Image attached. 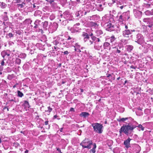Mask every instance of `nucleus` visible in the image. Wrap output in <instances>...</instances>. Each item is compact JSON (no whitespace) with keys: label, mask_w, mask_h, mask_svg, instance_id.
<instances>
[{"label":"nucleus","mask_w":153,"mask_h":153,"mask_svg":"<svg viewBox=\"0 0 153 153\" xmlns=\"http://www.w3.org/2000/svg\"><path fill=\"white\" fill-rule=\"evenodd\" d=\"M132 31L131 30H125L122 32L123 35L124 37H128L129 35L131 34Z\"/></svg>","instance_id":"7"},{"label":"nucleus","mask_w":153,"mask_h":153,"mask_svg":"<svg viewBox=\"0 0 153 153\" xmlns=\"http://www.w3.org/2000/svg\"><path fill=\"white\" fill-rule=\"evenodd\" d=\"M96 39H97V40H96L94 42L95 44L94 45V48L95 49L99 50V47H98L97 46V45L96 44L97 43H96L97 42H100V39L99 38H96Z\"/></svg>","instance_id":"13"},{"label":"nucleus","mask_w":153,"mask_h":153,"mask_svg":"<svg viewBox=\"0 0 153 153\" xmlns=\"http://www.w3.org/2000/svg\"><path fill=\"white\" fill-rule=\"evenodd\" d=\"M144 41V37L141 34L139 33L137 35L135 42L141 45Z\"/></svg>","instance_id":"5"},{"label":"nucleus","mask_w":153,"mask_h":153,"mask_svg":"<svg viewBox=\"0 0 153 153\" xmlns=\"http://www.w3.org/2000/svg\"><path fill=\"white\" fill-rule=\"evenodd\" d=\"M145 14L147 15H152V13L151 11L149 10H147L145 12Z\"/></svg>","instance_id":"27"},{"label":"nucleus","mask_w":153,"mask_h":153,"mask_svg":"<svg viewBox=\"0 0 153 153\" xmlns=\"http://www.w3.org/2000/svg\"><path fill=\"white\" fill-rule=\"evenodd\" d=\"M82 36L83 37V40L84 42H86L87 40L89 39V35L86 33L83 32L82 33Z\"/></svg>","instance_id":"10"},{"label":"nucleus","mask_w":153,"mask_h":153,"mask_svg":"<svg viewBox=\"0 0 153 153\" xmlns=\"http://www.w3.org/2000/svg\"><path fill=\"white\" fill-rule=\"evenodd\" d=\"M54 25L55 26V27L56 28L55 29L56 30V28L58 27V25L57 23H55L54 24Z\"/></svg>","instance_id":"36"},{"label":"nucleus","mask_w":153,"mask_h":153,"mask_svg":"<svg viewBox=\"0 0 153 153\" xmlns=\"http://www.w3.org/2000/svg\"><path fill=\"white\" fill-rule=\"evenodd\" d=\"M137 127L135 126L132 125L130 123H129L127 125L123 126L120 129L119 132L120 133L123 132L126 135H128L130 134L129 131L132 132L133 129Z\"/></svg>","instance_id":"1"},{"label":"nucleus","mask_w":153,"mask_h":153,"mask_svg":"<svg viewBox=\"0 0 153 153\" xmlns=\"http://www.w3.org/2000/svg\"><path fill=\"white\" fill-rule=\"evenodd\" d=\"M123 6H120V8L121 9H123Z\"/></svg>","instance_id":"51"},{"label":"nucleus","mask_w":153,"mask_h":153,"mask_svg":"<svg viewBox=\"0 0 153 153\" xmlns=\"http://www.w3.org/2000/svg\"><path fill=\"white\" fill-rule=\"evenodd\" d=\"M9 38H11L13 37V35L11 33H9L7 35Z\"/></svg>","instance_id":"34"},{"label":"nucleus","mask_w":153,"mask_h":153,"mask_svg":"<svg viewBox=\"0 0 153 153\" xmlns=\"http://www.w3.org/2000/svg\"><path fill=\"white\" fill-rule=\"evenodd\" d=\"M89 114L86 112H82L80 115L81 117H88L89 116Z\"/></svg>","instance_id":"14"},{"label":"nucleus","mask_w":153,"mask_h":153,"mask_svg":"<svg viewBox=\"0 0 153 153\" xmlns=\"http://www.w3.org/2000/svg\"><path fill=\"white\" fill-rule=\"evenodd\" d=\"M92 144V141L87 138H85L80 143V145L84 149L87 148L88 149H90L91 147V146Z\"/></svg>","instance_id":"3"},{"label":"nucleus","mask_w":153,"mask_h":153,"mask_svg":"<svg viewBox=\"0 0 153 153\" xmlns=\"http://www.w3.org/2000/svg\"><path fill=\"white\" fill-rule=\"evenodd\" d=\"M35 7H36V6H35V4H33V8H35Z\"/></svg>","instance_id":"58"},{"label":"nucleus","mask_w":153,"mask_h":153,"mask_svg":"<svg viewBox=\"0 0 153 153\" xmlns=\"http://www.w3.org/2000/svg\"><path fill=\"white\" fill-rule=\"evenodd\" d=\"M42 24V28L43 30H46L47 29V27L48 25V22L45 21L44 22H43Z\"/></svg>","instance_id":"12"},{"label":"nucleus","mask_w":153,"mask_h":153,"mask_svg":"<svg viewBox=\"0 0 153 153\" xmlns=\"http://www.w3.org/2000/svg\"><path fill=\"white\" fill-rule=\"evenodd\" d=\"M128 81L127 80H126L125 81V84Z\"/></svg>","instance_id":"60"},{"label":"nucleus","mask_w":153,"mask_h":153,"mask_svg":"<svg viewBox=\"0 0 153 153\" xmlns=\"http://www.w3.org/2000/svg\"><path fill=\"white\" fill-rule=\"evenodd\" d=\"M48 110H47V111H46L48 112L49 113H50L52 110V108H51L50 106L48 107Z\"/></svg>","instance_id":"31"},{"label":"nucleus","mask_w":153,"mask_h":153,"mask_svg":"<svg viewBox=\"0 0 153 153\" xmlns=\"http://www.w3.org/2000/svg\"><path fill=\"white\" fill-rule=\"evenodd\" d=\"M4 59H3V60H2L1 62V65L2 66H4Z\"/></svg>","instance_id":"37"},{"label":"nucleus","mask_w":153,"mask_h":153,"mask_svg":"<svg viewBox=\"0 0 153 153\" xmlns=\"http://www.w3.org/2000/svg\"><path fill=\"white\" fill-rule=\"evenodd\" d=\"M145 1H146L147 3H149V2L151 1L152 0H144Z\"/></svg>","instance_id":"44"},{"label":"nucleus","mask_w":153,"mask_h":153,"mask_svg":"<svg viewBox=\"0 0 153 153\" xmlns=\"http://www.w3.org/2000/svg\"><path fill=\"white\" fill-rule=\"evenodd\" d=\"M26 56V55L25 53H22L19 55V57L21 58L25 59Z\"/></svg>","instance_id":"24"},{"label":"nucleus","mask_w":153,"mask_h":153,"mask_svg":"<svg viewBox=\"0 0 153 153\" xmlns=\"http://www.w3.org/2000/svg\"><path fill=\"white\" fill-rule=\"evenodd\" d=\"M18 96L19 97H22L24 96V94L20 91L18 90L17 91Z\"/></svg>","instance_id":"20"},{"label":"nucleus","mask_w":153,"mask_h":153,"mask_svg":"<svg viewBox=\"0 0 153 153\" xmlns=\"http://www.w3.org/2000/svg\"><path fill=\"white\" fill-rule=\"evenodd\" d=\"M16 62L18 64H20L21 62V59L19 58H17L16 60Z\"/></svg>","instance_id":"28"},{"label":"nucleus","mask_w":153,"mask_h":153,"mask_svg":"<svg viewBox=\"0 0 153 153\" xmlns=\"http://www.w3.org/2000/svg\"><path fill=\"white\" fill-rule=\"evenodd\" d=\"M0 5L1 7L2 8H5L7 6V4L3 2H1Z\"/></svg>","instance_id":"22"},{"label":"nucleus","mask_w":153,"mask_h":153,"mask_svg":"<svg viewBox=\"0 0 153 153\" xmlns=\"http://www.w3.org/2000/svg\"><path fill=\"white\" fill-rule=\"evenodd\" d=\"M63 53L64 54H66V55H68L69 53L68 51H64Z\"/></svg>","instance_id":"39"},{"label":"nucleus","mask_w":153,"mask_h":153,"mask_svg":"<svg viewBox=\"0 0 153 153\" xmlns=\"http://www.w3.org/2000/svg\"><path fill=\"white\" fill-rule=\"evenodd\" d=\"M70 111H74V108H70Z\"/></svg>","instance_id":"45"},{"label":"nucleus","mask_w":153,"mask_h":153,"mask_svg":"<svg viewBox=\"0 0 153 153\" xmlns=\"http://www.w3.org/2000/svg\"><path fill=\"white\" fill-rule=\"evenodd\" d=\"M138 127L141 128V130L142 131H143L144 129V127H143L140 124L137 126Z\"/></svg>","instance_id":"32"},{"label":"nucleus","mask_w":153,"mask_h":153,"mask_svg":"<svg viewBox=\"0 0 153 153\" xmlns=\"http://www.w3.org/2000/svg\"><path fill=\"white\" fill-rule=\"evenodd\" d=\"M110 45V44L108 42H105L104 43L103 46L104 47V48L105 49L106 48V47L109 46Z\"/></svg>","instance_id":"26"},{"label":"nucleus","mask_w":153,"mask_h":153,"mask_svg":"<svg viewBox=\"0 0 153 153\" xmlns=\"http://www.w3.org/2000/svg\"><path fill=\"white\" fill-rule=\"evenodd\" d=\"M148 26H149V27H151V25H149Z\"/></svg>","instance_id":"64"},{"label":"nucleus","mask_w":153,"mask_h":153,"mask_svg":"<svg viewBox=\"0 0 153 153\" xmlns=\"http://www.w3.org/2000/svg\"><path fill=\"white\" fill-rule=\"evenodd\" d=\"M83 90L82 89H81V92H83Z\"/></svg>","instance_id":"55"},{"label":"nucleus","mask_w":153,"mask_h":153,"mask_svg":"<svg viewBox=\"0 0 153 153\" xmlns=\"http://www.w3.org/2000/svg\"><path fill=\"white\" fill-rule=\"evenodd\" d=\"M131 140V139L128 138L127 139L124 141V144L125 145L126 148L127 149L131 147L130 141Z\"/></svg>","instance_id":"8"},{"label":"nucleus","mask_w":153,"mask_h":153,"mask_svg":"<svg viewBox=\"0 0 153 153\" xmlns=\"http://www.w3.org/2000/svg\"><path fill=\"white\" fill-rule=\"evenodd\" d=\"M126 48L128 51H131L133 48V47L131 45H128L126 46Z\"/></svg>","instance_id":"15"},{"label":"nucleus","mask_w":153,"mask_h":153,"mask_svg":"<svg viewBox=\"0 0 153 153\" xmlns=\"http://www.w3.org/2000/svg\"><path fill=\"white\" fill-rule=\"evenodd\" d=\"M43 23V22L38 20H36L34 23L35 26L34 27L35 28H38L39 30L41 31L42 33L43 32V30L42 28V24Z\"/></svg>","instance_id":"4"},{"label":"nucleus","mask_w":153,"mask_h":153,"mask_svg":"<svg viewBox=\"0 0 153 153\" xmlns=\"http://www.w3.org/2000/svg\"><path fill=\"white\" fill-rule=\"evenodd\" d=\"M28 150H26L25 151V153H28Z\"/></svg>","instance_id":"52"},{"label":"nucleus","mask_w":153,"mask_h":153,"mask_svg":"<svg viewBox=\"0 0 153 153\" xmlns=\"http://www.w3.org/2000/svg\"><path fill=\"white\" fill-rule=\"evenodd\" d=\"M50 16V19H51V17H52V16Z\"/></svg>","instance_id":"62"},{"label":"nucleus","mask_w":153,"mask_h":153,"mask_svg":"<svg viewBox=\"0 0 153 153\" xmlns=\"http://www.w3.org/2000/svg\"><path fill=\"white\" fill-rule=\"evenodd\" d=\"M24 105L25 107H27L28 108L30 107V105H29V103L27 101L25 100L24 101Z\"/></svg>","instance_id":"19"},{"label":"nucleus","mask_w":153,"mask_h":153,"mask_svg":"<svg viewBox=\"0 0 153 153\" xmlns=\"http://www.w3.org/2000/svg\"><path fill=\"white\" fill-rule=\"evenodd\" d=\"M126 14L125 13H123L122 15L120 16L119 20L120 21L125 20L126 19V18L124 16V15Z\"/></svg>","instance_id":"17"},{"label":"nucleus","mask_w":153,"mask_h":153,"mask_svg":"<svg viewBox=\"0 0 153 153\" xmlns=\"http://www.w3.org/2000/svg\"><path fill=\"white\" fill-rule=\"evenodd\" d=\"M130 68H133V69H135V68L134 67V66H133V65H132L131 66V67H130Z\"/></svg>","instance_id":"47"},{"label":"nucleus","mask_w":153,"mask_h":153,"mask_svg":"<svg viewBox=\"0 0 153 153\" xmlns=\"http://www.w3.org/2000/svg\"><path fill=\"white\" fill-rule=\"evenodd\" d=\"M48 121H46L45 122V125H48Z\"/></svg>","instance_id":"46"},{"label":"nucleus","mask_w":153,"mask_h":153,"mask_svg":"<svg viewBox=\"0 0 153 153\" xmlns=\"http://www.w3.org/2000/svg\"><path fill=\"white\" fill-rule=\"evenodd\" d=\"M71 39V37L70 36H69L68 39V40H69V39Z\"/></svg>","instance_id":"54"},{"label":"nucleus","mask_w":153,"mask_h":153,"mask_svg":"<svg viewBox=\"0 0 153 153\" xmlns=\"http://www.w3.org/2000/svg\"><path fill=\"white\" fill-rule=\"evenodd\" d=\"M108 146H109V147L111 146V145H109L108 144Z\"/></svg>","instance_id":"63"},{"label":"nucleus","mask_w":153,"mask_h":153,"mask_svg":"<svg viewBox=\"0 0 153 153\" xmlns=\"http://www.w3.org/2000/svg\"><path fill=\"white\" fill-rule=\"evenodd\" d=\"M57 117V115H54V117H53V118H54V119H56V118Z\"/></svg>","instance_id":"49"},{"label":"nucleus","mask_w":153,"mask_h":153,"mask_svg":"<svg viewBox=\"0 0 153 153\" xmlns=\"http://www.w3.org/2000/svg\"><path fill=\"white\" fill-rule=\"evenodd\" d=\"M117 52L119 53H120V51L118 49H117Z\"/></svg>","instance_id":"48"},{"label":"nucleus","mask_w":153,"mask_h":153,"mask_svg":"<svg viewBox=\"0 0 153 153\" xmlns=\"http://www.w3.org/2000/svg\"><path fill=\"white\" fill-rule=\"evenodd\" d=\"M129 119L130 120H132V119L131 117H126L125 118H120V119H119V120H118V121H119V122H124L126 120H128Z\"/></svg>","instance_id":"16"},{"label":"nucleus","mask_w":153,"mask_h":153,"mask_svg":"<svg viewBox=\"0 0 153 153\" xmlns=\"http://www.w3.org/2000/svg\"><path fill=\"white\" fill-rule=\"evenodd\" d=\"M110 39L111 42H112L115 40V38L114 36H112L110 37Z\"/></svg>","instance_id":"29"},{"label":"nucleus","mask_w":153,"mask_h":153,"mask_svg":"<svg viewBox=\"0 0 153 153\" xmlns=\"http://www.w3.org/2000/svg\"><path fill=\"white\" fill-rule=\"evenodd\" d=\"M136 3H137L139 1H140V0H133Z\"/></svg>","instance_id":"41"},{"label":"nucleus","mask_w":153,"mask_h":153,"mask_svg":"<svg viewBox=\"0 0 153 153\" xmlns=\"http://www.w3.org/2000/svg\"><path fill=\"white\" fill-rule=\"evenodd\" d=\"M46 1L49 2L50 4H51L54 2V0H45Z\"/></svg>","instance_id":"33"},{"label":"nucleus","mask_w":153,"mask_h":153,"mask_svg":"<svg viewBox=\"0 0 153 153\" xmlns=\"http://www.w3.org/2000/svg\"><path fill=\"white\" fill-rule=\"evenodd\" d=\"M102 5L101 4H100L98 5L99 7H100V8L102 7Z\"/></svg>","instance_id":"50"},{"label":"nucleus","mask_w":153,"mask_h":153,"mask_svg":"<svg viewBox=\"0 0 153 153\" xmlns=\"http://www.w3.org/2000/svg\"><path fill=\"white\" fill-rule=\"evenodd\" d=\"M120 77H119L118 78H117V80H119V79H120Z\"/></svg>","instance_id":"59"},{"label":"nucleus","mask_w":153,"mask_h":153,"mask_svg":"<svg viewBox=\"0 0 153 153\" xmlns=\"http://www.w3.org/2000/svg\"><path fill=\"white\" fill-rule=\"evenodd\" d=\"M117 33H119L120 31V30H117Z\"/></svg>","instance_id":"57"},{"label":"nucleus","mask_w":153,"mask_h":153,"mask_svg":"<svg viewBox=\"0 0 153 153\" xmlns=\"http://www.w3.org/2000/svg\"><path fill=\"white\" fill-rule=\"evenodd\" d=\"M25 4L24 3H22V4H17L18 7L20 8H22L24 6V4Z\"/></svg>","instance_id":"30"},{"label":"nucleus","mask_w":153,"mask_h":153,"mask_svg":"<svg viewBox=\"0 0 153 153\" xmlns=\"http://www.w3.org/2000/svg\"><path fill=\"white\" fill-rule=\"evenodd\" d=\"M134 12L136 18H139L141 16L142 13L141 12L138 10H135L134 11Z\"/></svg>","instance_id":"11"},{"label":"nucleus","mask_w":153,"mask_h":153,"mask_svg":"<svg viewBox=\"0 0 153 153\" xmlns=\"http://www.w3.org/2000/svg\"><path fill=\"white\" fill-rule=\"evenodd\" d=\"M111 76V75L110 74H109L107 76V77H109Z\"/></svg>","instance_id":"53"},{"label":"nucleus","mask_w":153,"mask_h":153,"mask_svg":"<svg viewBox=\"0 0 153 153\" xmlns=\"http://www.w3.org/2000/svg\"><path fill=\"white\" fill-rule=\"evenodd\" d=\"M1 54L2 55V57H3L4 58V57L6 56H9L10 55V54L7 53L6 52H2Z\"/></svg>","instance_id":"18"},{"label":"nucleus","mask_w":153,"mask_h":153,"mask_svg":"<svg viewBox=\"0 0 153 153\" xmlns=\"http://www.w3.org/2000/svg\"><path fill=\"white\" fill-rule=\"evenodd\" d=\"M96 33L97 36H99L103 33L102 31L101 30H97L96 31Z\"/></svg>","instance_id":"21"},{"label":"nucleus","mask_w":153,"mask_h":153,"mask_svg":"<svg viewBox=\"0 0 153 153\" xmlns=\"http://www.w3.org/2000/svg\"><path fill=\"white\" fill-rule=\"evenodd\" d=\"M105 27L106 30L107 31H111L114 30V26L110 22L106 23L105 25Z\"/></svg>","instance_id":"6"},{"label":"nucleus","mask_w":153,"mask_h":153,"mask_svg":"<svg viewBox=\"0 0 153 153\" xmlns=\"http://www.w3.org/2000/svg\"><path fill=\"white\" fill-rule=\"evenodd\" d=\"M96 37H93L91 39L89 38V39L87 40L85 42H86L87 45H91L93 44L94 41L96 40Z\"/></svg>","instance_id":"9"},{"label":"nucleus","mask_w":153,"mask_h":153,"mask_svg":"<svg viewBox=\"0 0 153 153\" xmlns=\"http://www.w3.org/2000/svg\"><path fill=\"white\" fill-rule=\"evenodd\" d=\"M125 27V28H126V30H128V27L127 25H126V24L124 25Z\"/></svg>","instance_id":"42"},{"label":"nucleus","mask_w":153,"mask_h":153,"mask_svg":"<svg viewBox=\"0 0 153 153\" xmlns=\"http://www.w3.org/2000/svg\"><path fill=\"white\" fill-rule=\"evenodd\" d=\"M9 101L10 102L13 101L14 102H19V100L18 98L16 99L15 97H14L13 99L10 100Z\"/></svg>","instance_id":"25"},{"label":"nucleus","mask_w":153,"mask_h":153,"mask_svg":"<svg viewBox=\"0 0 153 153\" xmlns=\"http://www.w3.org/2000/svg\"><path fill=\"white\" fill-rule=\"evenodd\" d=\"M16 87V86L15 85H14L13 86V88H15Z\"/></svg>","instance_id":"61"},{"label":"nucleus","mask_w":153,"mask_h":153,"mask_svg":"<svg viewBox=\"0 0 153 153\" xmlns=\"http://www.w3.org/2000/svg\"><path fill=\"white\" fill-rule=\"evenodd\" d=\"M91 126L95 132L99 134L102 133L103 128V126L102 124L98 123H95L91 124Z\"/></svg>","instance_id":"2"},{"label":"nucleus","mask_w":153,"mask_h":153,"mask_svg":"<svg viewBox=\"0 0 153 153\" xmlns=\"http://www.w3.org/2000/svg\"><path fill=\"white\" fill-rule=\"evenodd\" d=\"M66 22V21H63L62 23L63 24H64V23L65 22V23Z\"/></svg>","instance_id":"56"},{"label":"nucleus","mask_w":153,"mask_h":153,"mask_svg":"<svg viewBox=\"0 0 153 153\" xmlns=\"http://www.w3.org/2000/svg\"><path fill=\"white\" fill-rule=\"evenodd\" d=\"M56 3L54 2L53 3H52L51 4H52V6L53 7H55L56 6Z\"/></svg>","instance_id":"38"},{"label":"nucleus","mask_w":153,"mask_h":153,"mask_svg":"<svg viewBox=\"0 0 153 153\" xmlns=\"http://www.w3.org/2000/svg\"><path fill=\"white\" fill-rule=\"evenodd\" d=\"M57 150L59 151V152H60V153H62L60 150V149L59 148H57Z\"/></svg>","instance_id":"40"},{"label":"nucleus","mask_w":153,"mask_h":153,"mask_svg":"<svg viewBox=\"0 0 153 153\" xmlns=\"http://www.w3.org/2000/svg\"><path fill=\"white\" fill-rule=\"evenodd\" d=\"M89 36H90L91 37V38H92V37H95L94 36H93V34L92 33H91V34H90L89 35Z\"/></svg>","instance_id":"43"},{"label":"nucleus","mask_w":153,"mask_h":153,"mask_svg":"<svg viewBox=\"0 0 153 153\" xmlns=\"http://www.w3.org/2000/svg\"><path fill=\"white\" fill-rule=\"evenodd\" d=\"M93 145L94 147L90 150V151H91L93 153H94L95 152V149L96 148V145L95 143H94Z\"/></svg>","instance_id":"23"},{"label":"nucleus","mask_w":153,"mask_h":153,"mask_svg":"<svg viewBox=\"0 0 153 153\" xmlns=\"http://www.w3.org/2000/svg\"><path fill=\"white\" fill-rule=\"evenodd\" d=\"M80 25V24L79 23H76V24L74 25L73 27L74 28H76V26H79Z\"/></svg>","instance_id":"35"}]
</instances>
